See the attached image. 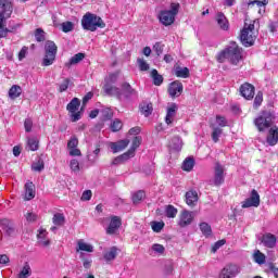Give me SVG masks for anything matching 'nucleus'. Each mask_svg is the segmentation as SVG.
<instances>
[{
    "instance_id": "a878e982",
    "label": "nucleus",
    "mask_w": 278,
    "mask_h": 278,
    "mask_svg": "<svg viewBox=\"0 0 278 278\" xmlns=\"http://www.w3.org/2000/svg\"><path fill=\"white\" fill-rule=\"evenodd\" d=\"M266 142L269 143L270 147H275L278 142V128L277 127H271L269 129V134L266 138Z\"/></svg>"
},
{
    "instance_id": "864d4df0",
    "label": "nucleus",
    "mask_w": 278,
    "mask_h": 278,
    "mask_svg": "<svg viewBox=\"0 0 278 278\" xmlns=\"http://www.w3.org/2000/svg\"><path fill=\"white\" fill-rule=\"evenodd\" d=\"M35 38L37 42H45V30H42V28H37L35 30Z\"/></svg>"
},
{
    "instance_id": "8fccbe9b",
    "label": "nucleus",
    "mask_w": 278,
    "mask_h": 278,
    "mask_svg": "<svg viewBox=\"0 0 278 278\" xmlns=\"http://www.w3.org/2000/svg\"><path fill=\"white\" fill-rule=\"evenodd\" d=\"M137 64L139 66V71L144 72V71H149L150 65L149 63H147V61H144V59H137Z\"/></svg>"
},
{
    "instance_id": "39448f33",
    "label": "nucleus",
    "mask_w": 278,
    "mask_h": 278,
    "mask_svg": "<svg viewBox=\"0 0 278 278\" xmlns=\"http://www.w3.org/2000/svg\"><path fill=\"white\" fill-rule=\"evenodd\" d=\"M179 3L173 2L169 7V10H162L159 14V21L162 23V25H165V27H168V25H173L175 23V16L179 14Z\"/></svg>"
},
{
    "instance_id": "774afa93",
    "label": "nucleus",
    "mask_w": 278,
    "mask_h": 278,
    "mask_svg": "<svg viewBox=\"0 0 278 278\" xmlns=\"http://www.w3.org/2000/svg\"><path fill=\"white\" fill-rule=\"evenodd\" d=\"M225 242H226L225 239L215 242V244L212 248V253H216V251H218L220 247H224Z\"/></svg>"
},
{
    "instance_id": "f3484780",
    "label": "nucleus",
    "mask_w": 278,
    "mask_h": 278,
    "mask_svg": "<svg viewBox=\"0 0 278 278\" xmlns=\"http://www.w3.org/2000/svg\"><path fill=\"white\" fill-rule=\"evenodd\" d=\"M109 147L113 153H121V151H125V149L129 147V139H122L116 142H111Z\"/></svg>"
},
{
    "instance_id": "6e6d98bb",
    "label": "nucleus",
    "mask_w": 278,
    "mask_h": 278,
    "mask_svg": "<svg viewBox=\"0 0 278 278\" xmlns=\"http://www.w3.org/2000/svg\"><path fill=\"white\" fill-rule=\"evenodd\" d=\"M79 144V140L77 139V137H72L68 142H67V149L71 150V149H77Z\"/></svg>"
},
{
    "instance_id": "b1692460",
    "label": "nucleus",
    "mask_w": 278,
    "mask_h": 278,
    "mask_svg": "<svg viewBox=\"0 0 278 278\" xmlns=\"http://www.w3.org/2000/svg\"><path fill=\"white\" fill-rule=\"evenodd\" d=\"M199 202V193L197 191L190 190L186 192V203L189 207H194Z\"/></svg>"
},
{
    "instance_id": "680f3d73",
    "label": "nucleus",
    "mask_w": 278,
    "mask_h": 278,
    "mask_svg": "<svg viewBox=\"0 0 278 278\" xmlns=\"http://www.w3.org/2000/svg\"><path fill=\"white\" fill-rule=\"evenodd\" d=\"M25 218H26L27 223H36V220H38V215H36V213L28 212L25 215Z\"/></svg>"
},
{
    "instance_id": "338daca9",
    "label": "nucleus",
    "mask_w": 278,
    "mask_h": 278,
    "mask_svg": "<svg viewBox=\"0 0 278 278\" xmlns=\"http://www.w3.org/2000/svg\"><path fill=\"white\" fill-rule=\"evenodd\" d=\"M101 153V149H96L94 151H93V157H92V154H89L88 155V160L90 161V162H92V163H94V162H97V160H99V154Z\"/></svg>"
},
{
    "instance_id": "9d476101",
    "label": "nucleus",
    "mask_w": 278,
    "mask_h": 278,
    "mask_svg": "<svg viewBox=\"0 0 278 278\" xmlns=\"http://www.w3.org/2000/svg\"><path fill=\"white\" fill-rule=\"evenodd\" d=\"M238 275H240V266L236 264H230V265H226L222 269L219 274V278H235V277H238Z\"/></svg>"
},
{
    "instance_id": "603ef678",
    "label": "nucleus",
    "mask_w": 278,
    "mask_h": 278,
    "mask_svg": "<svg viewBox=\"0 0 278 278\" xmlns=\"http://www.w3.org/2000/svg\"><path fill=\"white\" fill-rule=\"evenodd\" d=\"M263 101H264V93H262V91H258L254 98V103H253L254 108H260Z\"/></svg>"
},
{
    "instance_id": "f03ea898",
    "label": "nucleus",
    "mask_w": 278,
    "mask_h": 278,
    "mask_svg": "<svg viewBox=\"0 0 278 278\" xmlns=\"http://www.w3.org/2000/svg\"><path fill=\"white\" fill-rule=\"evenodd\" d=\"M81 27L86 31H97L98 29H105V22L101 16L87 12L81 18Z\"/></svg>"
},
{
    "instance_id": "1a4fd4ad",
    "label": "nucleus",
    "mask_w": 278,
    "mask_h": 278,
    "mask_svg": "<svg viewBox=\"0 0 278 278\" xmlns=\"http://www.w3.org/2000/svg\"><path fill=\"white\" fill-rule=\"evenodd\" d=\"M79 105H81V102L78 98H73L71 102L67 104L66 110L71 114L72 123H77V121L81 119V113L77 112L79 110Z\"/></svg>"
},
{
    "instance_id": "bb28decb",
    "label": "nucleus",
    "mask_w": 278,
    "mask_h": 278,
    "mask_svg": "<svg viewBox=\"0 0 278 278\" xmlns=\"http://www.w3.org/2000/svg\"><path fill=\"white\" fill-rule=\"evenodd\" d=\"M216 22L217 25H219L220 29H224V31H227V29H229V21H227V17L224 13H217Z\"/></svg>"
},
{
    "instance_id": "bf43d9fd",
    "label": "nucleus",
    "mask_w": 278,
    "mask_h": 278,
    "mask_svg": "<svg viewBox=\"0 0 278 278\" xmlns=\"http://www.w3.org/2000/svg\"><path fill=\"white\" fill-rule=\"evenodd\" d=\"M80 260H83V266L86 269L91 268L92 266V258H84V253H80Z\"/></svg>"
},
{
    "instance_id": "052dcab7",
    "label": "nucleus",
    "mask_w": 278,
    "mask_h": 278,
    "mask_svg": "<svg viewBox=\"0 0 278 278\" xmlns=\"http://www.w3.org/2000/svg\"><path fill=\"white\" fill-rule=\"evenodd\" d=\"M153 49L156 55H162V53H164V45H162V42H155Z\"/></svg>"
},
{
    "instance_id": "ea45409f",
    "label": "nucleus",
    "mask_w": 278,
    "mask_h": 278,
    "mask_svg": "<svg viewBox=\"0 0 278 278\" xmlns=\"http://www.w3.org/2000/svg\"><path fill=\"white\" fill-rule=\"evenodd\" d=\"M254 262L256 264H260V266H262V264H266V255H264V253H262L260 250H256L254 252Z\"/></svg>"
},
{
    "instance_id": "20e7f679",
    "label": "nucleus",
    "mask_w": 278,
    "mask_h": 278,
    "mask_svg": "<svg viewBox=\"0 0 278 278\" xmlns=\"http://www.w3.org/2000/svg\"><path fill=\"white\" fill-rule=\"evenodd\" d=\"M257 35H255V21L251 24L245 23L240 34V41L243 47H253Z\"/></svg>"
},
{
    "instance_id": "9b49d317",
    "label": "nucleus",
    "mask_w": 278,
    "mask_h": 278,
    "mask_svg": "<svg viewBox=\"0 0 278 278\" xmlns=\"http://www.w3.org/2000/svg\"><path fill=\"white\" fill-rule=\"evenodd\" d=\"M241 207H243V210H245L247 207H260V193L257 192V190L253 189L251 191L250 198L245 199L241 203Z\"/></svg>"
},
{
    "instance_id": "37998d69",
    "label": "nucleus",
    "mask_w": 278,
    "mask_h": 278,
    "mask_svg": "<svg viewBox=\"0 0 278 278\" xmlns=\"http://www.w3.org/2000/svg\"><path fill=\"white\" fill-rule=\"evenodd\" d=\"M177 208L170 204L165 206V216H167V218H175L177 216Z\"/></svg>"
},
{
    "instance_id": "6e6552de",
    "label": "nucleus",
    "mask_w": 278,
    "mask_h": 278,
    "mask_svg": "<svg viewBox=\"0 0 278 278\" xmlns=\"http://www.w3.org/2000/svg\"><path fill=\"white\" fill-rule=\"evenodd\" d=\"M226 176L227 174L225 173V166L216 162L214 166V176L212 179L208 180L210 186H215L216 188H219V186H223L225 184Z\"/></svg>"
},
{
    "instance_id": "6ab92c4d",
    "label": "nucleus",
    "mask_w": 278,
    "mask_h": 278,
    "mask_svg": "<svg viewBox=\"0 0 278 278\" xmlns=\"http://www.w3.org/2000/svg\"><path fill=\"white\" fill-rule=\"evenodd\" d=\"M119 253L121 249L116 247H111L103 253V260L106 262V264H110L111 262H114V260H116Z\"/></svg>"
},
{
    "instance_id": "3c124183",
    "label": "nucleus",
    "mask_w": 278,
    "mask_h": 278,
    "mask_svg": "<svg viewBox=\"0 0 278 278\" xmlns=\"http://www.w3.org/2000/svg\"><path fill=\"white\" fill-rule=\"evenodd\" d=\"M123 129V122L115 119L111 123V131H121Z\"/></svg>"
},
{
    "instance_id": "0e129e2a",
    "label": "nucleus",
    "mask_w": 278,
    "mask_h": 278,
    "mask_svg": "<svg viewBox=\"0 0 278 278\" xmlns=\"http://www.w3.org/2000/svg\"><path fill=\"white\" fill-rule=\"evenodd\" d=\"M216 124L219 127H227V118H225V116L217 115L216 116Z\"/></svg>"
},
{
    "instance_id": "c03bdc74",
    "label": "nucleus",
    "mask_w": 278,
    "mask_h": 278,
    "mask_svg": "<svg viewBox=\"0 0 278 278\" xmlns=\"http://www.w3.org/2000/svg\"><path fill=\"white\" fill-rule=\"evenodd\" d=\"M31 275V267L29 264H25L20 274L17 275L18 278H28Z\"/></svg>"
},
{
    "instance_id": "dca6fc26",
    "label": "nucleus",
    "mask_w": 278,
    "mask_h": 278,
    "mask_svg": "<svg viewBox=\"0 0 278 278\" xmlns=\"http://www.w3.org/2000/svg\"><path fill=\"white\" fill-rule=\"evenodd\" d=\"M122 94L123 99H138V91L132 89L129 83H124L122 85Z\"/></svg>"
},
{
    "instance_id": "5fc2aeb1",
    "label": "nucleus",
    "mask_w": 278,
    "mask_h": 278,
    "mask_svg": "<svg viewBox=\"0 0 278 278\" xmlns=\"http://www.w3.org/2000/svg\"><path fill=\"white\" fill-rule=\"evenodd\" d=\"M152 231H154L155 233H160V231H162V229H164V223L162 222H152Z\"/></svg>"
},
{
    "instance_id": "473e14b6",
    "label": "nucleus",
    "mask_w": 278,
    "mask_h": 278,
    "mask_svg": "<svg viewBox=\"0 0 278 278\" xmlns=\"http://www.w3.org/2000/svg\"><path fill=\"white\" fill-rule=\"evenodd\" d=\"M141 143H142V138L135 137L130 149L126 153L129 154L130 157H134V155H136V149H138V147H140Z\"/></svg>"
},
{
    "instance_id": "c9c22d12",
    "label": "nucleus",
    "mask_w": 278,
    "mask_h": 278,
    "mask_svg": "<svg viewBox=\"0 0 278 278\" xmlns=\"http://www.w3.org/2000/svg\"><path fill=\"white\" fill-rule=\"evenodd\" d=\"M194 157L189 156L187 157L184 162H182V170H185L186 173H190L192 170V168H194Z\"/></svg>"
},
{
    "instance_id": "de8ad7c7",
    "label": "nucleus",
    "mask_w": 278,
    "mask_h": 278,
    "mask_svg": "<svg viewBox=\"0 0 278 278\" xmlns=\"http://www.w3.org/2000/svg\"><path fill=\"white\" fill-rule=\"evenodd\" d=\"M71 86V78H65L61 84H59V92H66Z\"/></svg>"
},
{
    "instance_id": "f8f14e48",
    "label": "nucleus",
    "mask_w": 278,
    "mask_h": 278,
    "mask_svg": "<svg viewBox=\"0 0 278 278\" xmlns=\"http://www.w3.org/2000/svg\"><path fill=\"white\" fill-rule=\"evenodd\" d=\"M239 92L243 99L251 101L255 97V87L249 83H245L240 86Z\"/></svg>"
},
{
    "instance_id": "c85d7f7f",
    "label": "nucleus",
    "mask_w": 278,
    "mask_h": 278,
    "mask_svg": "<svg viewBox=\"0 0 278 278\" xmlns=\"http://www.w3.org/2000/svg\"><path fill=\"white\" fill-rule=\"evenodd\" d=\"M139 110L143 116L149 117L151 114H153V104L149 102H142L139 105Z\"/></svg>"
},
{
    "instance_id": "423d86ee",
    "label": "nucleus",
    "mask_w": 278,
    "mask_h": 278,
    "mask_svg": "<svg viewBox=\"0 0 278 278\" xmlns=\"http://www.w3.org/2000/svg\"><path fill=\"white\" fill-rule=\"evenodd\" d=\"M58 55V46L54 41L48 40L45 45V56L42 60V66H51L55 62Z\"/></svg>"
},
{
    "instance_id": "a19ab883",
    "label": "nucleus",
    "mask_w": 278,
    "mask_h": 278,
    "mask_svg": "<svg viewBox=\"0 0 278 278\" xmlns=\"http://www.w3.org/2000/svg\"><path fill=\"white\" fill-rule=\"evenodd\" d=\"M84 58H86V55L84 53H81V52L77 53L70 59V62L66 64V66H73L75 64H79V62H81V60H84Z\"/></svg>"
},
{
    "instance_id": "69168bd1",
    "label": "nucleus",
    "mask_w": 278,
    "mask_h": 278,
    "mask_svg": "<svg viewBox=\"0 0 278 278\" xmlns=\"http://www.w3.org/2000/svg\"><path fill=\"white\" fill-rule=\"evenodd\" d=\"M24 127H25V131L27 134H29V131H31V127H34V122L31 121V118H26L25 119Z\"/></svg>"
},
{
    "instance_id": "7c9ffc66",
    "label": "nucleus",
    "mask_w": 278,
    "mask_h": 278,
    "mask_svg": "<svg viewBox=\"0 0 278 278\" xmlns=\"http://www.w3.org/2000/svg\"><path fill=\"white\" fill-rule=\"evenodd\" d=\"M184 147V141L179 137L172 138L169 142V149L173 151H181Z\"/></svg>"
},
{
    "instance_id": "c756f323",
    "label": "nucleus",
    "mask_w": 278,
    "mask_h": 278,
    "mask_svg": "<svg viewBox=\"0 0 278 278\" xmlns=\"http://www.w3.org/2000/svg\"><path fill=\"white\" fill-rule=\"evenodd\" d=\"M52 223L55 227H64L66 217L62 213H55L52 217Z\"/></svg>"
},
{
    "instance_id": "2eb2a0df",
    "label": "nucleus",
    "mask_w": 278,
    "mask_h": 278,
    "mask_svg": "<svg viewBox=\"0 0 278 278\" xmlns=\"http://www.w3.org/2000/svg\"><path fill=\"white\" fill-rule=\"evenodd\" d=\"M261 242L267 249H275L277 247V237L270 232H266L262 236Z\"/></svg>"
},
{
    "instance_id": "412c9836",
    "label": "nucleus",
    "mask_w": 278,
    "mask_h": 278,
    "mask_svg": "<svg viewBox=\"0 0 278 278\" xmlns=\"http://www.w3.org/2000/svg\"><path fill=\"white\" fill-rule=\"evenodd\" d=\"M177 110H179V106L176 103H172L167 108V113L165 117L166 125H173V122L175 121V115L177 114Z\"/></svg>"
},
{
    "instance_id": "2f4dec72",
    "label": "nucleus",
    "mask_w": 278,
    "mask_h": 278,
    "mask_svg": "<svg viewBox=\"0 0 278 278\" xmlns=\"http://www.w3.org/2000/svg\"><path fill=\"white\" fill-rule=\"evenodd\" d=\"M23 94V88L18 85H13L9 90V99H18Z\"/></svg>"
},
{
    "instance_id": "58836bf2",
    "label": "nucleus",
    "mask_w": 278,
    "mask_h": 278,
    "mask_svg": "<svg viewBox=\"0 0 278 278\" xmlns=\"http://www.w3.org/2000/svg\"><path fill=\"white\" fill-rule=\"evenodd\" d=\"M131 159V156L126 152L112 161L113 166H118V164H123L124 162H127V160Z\"/></svg>"
},
{
    "instance_id": "7ed1b4c3",
    "label": "nucleus",
    "mask_w": 278,
    "mask_h": 278,
    "mask_svg": "<svg viewBox=\"0 0 278 278\" xmlns=\"http://www.w3.org/2000/svg\"><path fill=\"white\" fill-rule=\"evenodd\" d=\"M12 16V2L10 0H0V38H5L10 29L5 27V21Z\"/></svg>"
},
{
    "instance_id": "e2e57ef3",
    "label": "nucleus",
    "mask_w": 278,
    "mask_h": 278,
    "mask_svg": "<svg viewBox=\"0 0 278 278\" xmlns=\"http://www.w3.org/2000/svg\"><path fill=\"white\" fill-rule=\"evenodd\" d=\"M27 51H29V48H27L26 46H24L21 51L18 52V60L20 62H23V60H25V58H27Z\"/></svg>"
},
{
    "instance_id": "f704fd0d",
    "label": "nucleus",
    "mask_w": 278,
    "mask_h": 278,
    "mask_svg": "<svg viewBox=\"0 0 278 278\" xmlns=\"http://www.w3.org/2000/svg\"><path fill=\"white\" fill-rule=\"evenodd\" d=\"M175 75H176V77H181L182 79H188V77H190V70H188V67L177 66L175 68Z\"/></svg>"
},
{
    "instance_id": "09e8293b",
    "label": "nucleus",
    "mask_w": 278,
    "mask_h": 278,
    "mask_svg": "<svg viewBox=\"0 0 278 278\" xmlns=\"http://www.w3.org/2000/svg\"><path fill=\"white\" fill-rule=\"evenodd\" d=\"M220 136H223V129H220L218 127H214L213 132H212V140L214 142H218Z\"/></svg>"
},
{
    "instance_id": "a18cd8bd",
    "label": "nucleus",
    "mask_w": 278,
    "mask_h": 278,
    "mask_svg": "<svg viewBox=\"0 0 278 278\" xmlns=\"http://www.w3.org/2000/svg\"><path fill=\"white\" fill-rule=\"evenodd\" d=\"M31 168L35 173H41V170H45V161H42V159H38L37 162L33 163Z\"/></svg>"
},
{
    "instance_id": "ddd939ff",
    "label": "nucleus",
    "mask_w": 278,
    "mask_h": 278,
    "mask_svg": "<svg viewBox=\"0 0 278 278\" xmlns=\"http://www.w3.org/2000/svg\"><path fill=\"white\" fill-rule=\"evenodd\" d=\"M192 220H194V213L182 211L179 216L178 225L179 227H188V225H192Z\"/></svg>"
},
{
    "instance_id": "393cba45",
    "label": "nucleus",
    "mask_w": 278,
    "mask_h": 278,
    "mask_svg": "<svg viewBox=\"0 0 278 278\" xmlns=\"http://www.w3.org/2000/svg\"><path fill=\"white\" fill-rule=\"evenodd\" d=\"M85 251L86 253H94V247L90 243L85 242L83 239L77 241L76 253Z\"/></svg>"
},
{
    "instance_id": "49530a36",
    "label": "nucleus",
    "mask_w": 278,
    "mask_h": 278,
    "mask_svg": "<svg viewBox=\"0 0 278 278\" xmlns=\"http://www.w3.org/2000/svg\"><path fill=\"white\" fill-rule=\"evenodd\" d=\"M146 194H144V191L140 190V191H137L132 194V203L135 205H138V203H140V201H142V199H144Z\"/></svg>"
},
{
    "instance_id": "aec40b11",
    "label": "nucleus",
    "mask_w": 278,
    "mask_h": 278,
    "mask_svg": "<svg viewBox=\"0 0 278 278\" xmlns=\"http://www.w3.org/2000/svg\"><path fill=\"white\" fill-rule=\"evenodd\" d=\"M121 225H122V222H121L119 217L113 216L111 218L109 227L106 228V233L109 236H114V233H116V231H118V228L121 227Z\"/></svg>"
},
{
    "instance_id": "4c0bfd02",
    "label": "nucleus",
    "mask_w": 278,
    "mask_h": 278,
    "mask_svg": "<svg viewBox=\"0 0 278 278\" xmlns=\"http://www.w3.org/2000/svg\"><path fill=\"white\" fill-rule=\"evenodd\" d=\"M151 77L153 79L154 86H162V84H164V77L157 73V70L151 71Z\"/></svg>"
},
{
    "instance_id": "4d7b16f0",
    "label": "nucleus",
    "mask_w": 278,
    "mask_h": 278,
    "mask_svg": "<svg viewBox=\"0 0 278 278\" xmlns=\"http://www.w3.org/2000/svg\"><path fill=\"white\" fill-rule=\"evenodd\" d=\"M70 168L73 173H79V161L77 159L71 160Z\"/></svg>"
},
{
    "instance_id": "13d9d810",
    "label": "nucleus",
    "mask_w": 278,
    "mask_h": 278,
    "mask_svg": "<svg viewBox=\"0 0 278 278\" xmlns=\"http://www.w3.org/2000/svg\"><path fill=\"white\" fill-rule=\"evenodd\" d=\"M74 27L73 22H65L62 24V31H64V34H68V31H73Z\"/></svg>"
},
{
    "instance_id": "79ce46f5",
    "label": "nucleus",
    "mask_w": 278,
    "mask_h": 278,
    "mask_svg": "<svg viewBox=\"0 0 278 278\" xmlns=\"http://www.w3.org/2000/svg\"><path fill=\"white\" fill-rule=\"evenodd\" d=\"M200 230L202 231L203 236L206 238L212 236V226L210 224L203 222L200 224Z\"/></svg>"
},
{
    "instance_id": "72a5a7b5",
    "label": "nucleus",
    "mask_w": 278,
    "mask_h": 278,
    "mask_svg": "<svg viewBox=\"0 0 278 278\" xmlns=\"http://www.w3.org/2000/svg\"><path fill=\"white\" fill-rule=\"evenodd\" d=\"M0 225L8 236H12L14 233V227H12V223L10 222V219H2L0 222Z\"/></svg>"
},
{
    "instance_id": "f257e3e1",
    "label": "nucleus",
    "mask_w": 278,
    "mask_h": 278,
    "mask_svg": "<svg viewBox=\"0 0 278 278\" xmlns=\"http://www.w3.org/2000/svg\"><path fill=\"white\" fill-rule=\"evenodd\" d=\"M216 60L219 64L229 60L230 64L238 66V63L242 60V48L238 47L236 41H232L226 49L217 53Z\"/></svg>"
},
{
    "instance_id": "4468645a",
    "label": "nucleus",
    "mask_w": 278,
    "mask_h": 278,
    "mask_svg": "<svg viewBox=\"0 0 278 278\" xmlns=\"http://www.w3.org/2000/svg\"><path fill=\"white\" fill-rule=\"evenodd\" d=\"M105 94L110 97H116L119 101H123V91L118 87H114L111 84H105L103 87Z\"/></svg>"
},
{
    "instance_id": "a211bd4d",
    "label": "nucleus",
    "mask_w": 278,
    "mask_h": 278,
    "mask_svg": "<svg viewBox=\"0 0 278 278\" xmlns=\"http://www.w3.org/2000/svg\"><path fill=\"white\" fill-rule=\"evenodd\" d=\"M168 92L172 97H181V92H184V84L179 80L170 83Z\"/></svg>"
},
{
    "instance_id": "5701e85b",
    "label": "nucleus",
    "mask_w": 278,
    "mask_h": 278,
    "mask_svg": "<svg viewBox=\"0 0 278 278\" xmlns=\"http://www.w3.org/2000/svg\"><path fill=\"white\" fill-rule=\"evenodd\" d=\"M36 197V185L34 182L28 181L25 184V201H31Z\"/></svg>"
},
{
    "instance_id": "4be33fe9",
    "label": "nucleus",
    "mask_w": 278,
    "mask_h": 278,
    "mask_svg": "<svg viewBox=\"0 0 278 278\" xmlns=\"http://www.w3.org/2000/svg\"><path fill=\"white\" fill-rule=\"evenodd\" d=\"M47 236H49V232L46 229L41 228L38 230L37 242L39 247H49L51 244V240Z\"/></svg>"
},
{
    "instance_id": "cd10ccee",
    "label": "nucleus",
    "mask_w": 278,
    "mask_h": 278,
    "mask_svg": "<svg viewBox=\"0 0 278 278\" xmlns=\"http://www.w3.org/2000/svg\"><path fill=\"white\" fill-rule=\"evenodd\" d=\"M248 5H257L258 14H264L266 12V5H268V0H250Z\"/></svg>"
},
{
    "instance_id": "0eeeda50",
    "label": "nucleus",
    "mask_w": 278,
    "mask_h": 278,
    "mask_svg": "<svg viewBox=\"0 0 278 278\" xmlns=\"http://www.w3.org/2000/svg\"><path fill=\"white\" fill-rule=\"evenodd\" d=\"M254 125L258 131H266L273 125V113L263 111L255 119Z\"/></svg>"
},
{
    "instance_id": "e433bc0d",
    "label": "nucleus",
    "mask_w": 278,
    "mask_h": 278,
    "mask_svg": "<svg viewBox=\"0 0 278 278\" xmlns=\"http://www.w3.org/2000/svg\"><path fill=\"white\" fill-rule=\"evenodd\" d=\"M40 142L36 137H28L27 138V147L29 151H38Z\"/></svg>"
}]
</instances>
